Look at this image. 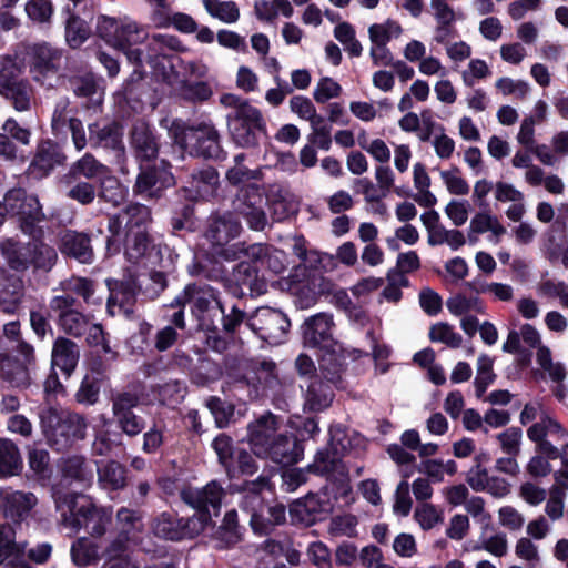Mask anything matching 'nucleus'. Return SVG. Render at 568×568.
I'll use <instances>...</instances> for the list:
<instances>
[{"instance_id": "obj_1", "label": "nucleus", "mask_w": 568, "mask_h": 568, "mask_svg": "<svg viewBox=\"0 0 568 568\" xmlns=\"http://www.w3.org/2000/svg\"><path fill=\"white\" fill-rule=\"evenodd\" d=\"M97 32L109 45L122 51L128 60L141 65L143 62L152 63L154 58L162 54L165 48L179 50L181 42L178 38L166 34H153L148 42L151 52L144 53L142 49H133L149 39L148 30L130 17L112 18L100 16L97 22Z\"/></svg>"}, {"instance_id": "obj_2", "label": "nucleus", "mask_w": 568, "mask_h": 568, "mask_svg": "<svg viewBox=\"0 0 568 568\" xmlns=\"http://www.w3.org/2000/svg\"><path fill=\"white\" fill-rule=\"evenodd\" d=\"M53 498L64 528L73 534L84 528L93 537L105 534L111 516L108 511L97 508L88 496L55 488Z\"/></svg>"}, {"instance_id": "obj_3", "label": "nucleus", "mask_w": 568, "mask_h": 568, "mask_svg": "<svg viewBox=\"0 0 568 568\" xmlns=\"http://www.w3.org/2000/svg\"><path fill=\"white\" fill-rule=\"evenodd\" d=\"M271 489L268 477L258 476L246 481L241 489L239 506L250 516V525L255 532L268 534L275 526L285 521V507L282 504L265 505L261 493Z\"/></svg>"}, {"instance_id": "obj_4", "label": "nucleus", "mask_w": 568, "mask_h": 568, "mask_svg": "<svg viewBox=\"0 0 568 568\" xmlns=\"http://www.w3.org/2000/svg\"><path fill=\"white\" fill-rule=\"evenodd\" d=\"M186 303L192 304V314L202 329L216 328V320L224 313V307L215 288L206 284H189L169 306L180 307Z\"/></svg>"}, {"instance_id": "obj_5", "label": "nucleus", "mask_w": 568, "mask_h": 568, "mask_svg": "<svg viewBox=\"0 0 568 568\" xmlns=\"http://www.w3.org/2000/svg\"><path fill=\"white\" fill-rule=\"evenodd\" d=\"M170 134L174 142L190 154L206 159H217L221 155L220 134L211 123L185 126L180 122H173Z\"/></svg>"}, {"instance_id": "obj_6", "label": "nucleus", "mask_w": 568, "mask_h": 568, "mask_svg": "<svg viewBox=\"0 0 568 568\" xmlns=\"http://www.w3.org/2000/svg\"><path fill=\"white\" fill-rule=\"evenodd\" d=\"M3 209L7 214L19 217L24 234L32 237L40 235L41 230L37 224L44 219V214L37 196L28 195L23 189H12L4 195Z\"/></svg>"}, {"instance_id": "obj_7", "label": "nucleus", "mask_w": 568, "mask_h": 568, "mask_svg": "<svg viewBox=\"0 0 568 568\" xmlns=\"http://www.w3.org/2000/svg\"><path fill=\"white\" fill-rule=\"evenodd\" d=\"M16 352L17 356L0 357V376L12 387L26 388L31 384L36 369L34 349L30 344L20 342Z\"/></svg>"}, {"instance_id": "obj_8", "label": "nucleus", "mask_w": 568, "mask_h": 568, "mask_svg": "<svg viewBox=\"0 0 568 568\" xmlns=\"http://www.w3.org/2000/svg\"><path fill=\"white\" fill-rule=\"evenodd\" d=\"M246 325L263 341L277 345L285 339L291 323L281 311L260 307L247 318Z\"/></svg>"}, {"instance_id": "obj_9", "label": "nucleus", "mask_w": 568, "mask_h": 568, "mask_svg": "<svg viewBox=\"0 0 568 568\" xmlns=\"http://www.w3.org/2000/svg\"><path fill=\"white\" fill-rule=\"evenodd\" d=\"M266 199L255 185L241 189L232 202L233 212L243 217L254 231H263L268 224L265 212Z\"/></svg>"}, {"instance_id": "obj_10", "label": "nucleus", "mask_w": 568, "mask_h": 568, "mask_svg": "<svg viewBox=\"0 0 568 568\" xmlns=\"http://www.w3.org/2000/svg\"><path fill=\"white\" fill-rule=\"evenodd\" d=\"M227 119L231 136L237 145L250 148L256 144V135L264 126L262 114L256 108L243 105L236 113L229 114Z\"/></svg>"}, {"instance_id": "obj_11", "label": "nucleus", "mask_w": 568, "mask_h": 568, "mask_svg": "<svg viewBox=\"0 0 568 568\" xmlns=\"http://www.w3.org/2000/svg\"><path fill=\"white\" fill-rule=\"evenodd\" d=\"M207 525V516L195 515L191 518H176L169 513L161 514L154 521V534L170 540L193 538Z\"/></svg>"}, {"instance_id": "obj_12", "label": "nucleus", "mask_w": 568, "mask_h": 568, "mask_svg": "<svg viewBox=\"0 0 568 568\" xmlns=\"http://www.w3.org/2000/svg\"><path fill=\"white\" fill-rule=\"evenodd\" d=\"M112 414L119 428L129 437H135L145 428V422L138 416L133 408L140 403V397L133 392H119L111 397Z\"/></svg>"}, {"instance_id": "obj_13", "label": "nucleus", "mask_w": 568, "mask_h": 568, "mask_svg": "<svg viewBox=\"0 0 568 568\" xmlns=\"http://www.w3.org/2000/svg\"><path fill=\"white\" fill-rule=\"evenodd\" d=\"M224 495V489L215 480L210 481L202 488L186 486L180 493L181 499L196 509L197 515L207 516V523L210 521L211 509L214 515H217Z\"/></svg>"}, {"instance_id": "obj_14", "label": "nucleus", "mask_w": 568, "mask_h": 568, "mask_svg": "<svg viewBox=\"0 0 568 568\" xmlns=\"http://www.w3.org/2000/svg\"><path fill=\"white\" fill-rule=\"evenodd\" d=\"M527 436L530 440L538 444V452L547 458L556 459L558 457V447L547 439L548 436L564 440L568 437V430L556 418L544 415L538 423H535L527 429Z\"/></svg>"}, {"instance_id": "obj_15", "label": "nucleus", "mask_w": 568, "mask_h": 568, "mask_svg": "<svg viewBox=\"0 0 568 568\" xmlns=\"http://www.w3.org/2000/svg\"><path fill=\"white\" fill-rule=\"evenodd\" d=\"M221 254L226 261H235L241 257H247L250 261L265 260L267 267L276 274L283 272L285 268L283 263L284 253L282 251L271 250L263 244L256 243L245 246L244 243H237L224 248Z\"/></svg>"}, {"instance_id": "obj_16", "label": "nucleus", "mask_w": 568, "mask_h": 568, "mask_svg": "<svg viewBox=\"0 0 568 568\" xmlns=\"http://www.w3.org/2000/svg\"><path fill=\"white\" fill-rule=\"evenodd\" d=\"M278 420L272 413H265L248 423L246 440L251 446L252 452L262 457L266 454L268 446L278 435Z\"/></svg>"}, {"instance_id": "obj_17", "label": "nucleus", "mask_w": 568, "mask_h": 568, "mask_svg": "<svg viewBox=\"0 0 568 568\" xmlns=\"http://www.w3.org/2000/svg\"><path fill=\"white\" fill-rule=\"evenodd\" d=\"M241 231L242 225L240 221L231 212H226L211 217L206 237L214 246L219 247L216 254L223 257L221 252L230 247L227 244L237 237Z\"/></svg>"}, {"instance_id": "obj_18", "label": "nucleus", "mask_w": 568, "mask_h": 568, "mask_svg": "<svg viewBox=\"0 0 568 568\" xmlns=\"http://www.w3.org/2000/svg\"><path fill=\"white\" fill-rule=\"evenodd\" d=\"M38 504V498L29 491L14 490L11 487L0 488V510L7 518L23 520Z\"/></svg>"}, {"instance_id": "obj_19", "label": "nucleus", "mask_w": 568, "mask_h": 568, "mask_svg": "<svg viewBox=\"0 0 568 568\" xmlns=\"http://www.w3.org/2000/svg\"><path fill=\"white\" fill-rule=\"evenodd\" d=\"M61 52L49 43H37L30 49V71L36 81L42 82L59 70Z\"/></svg>"}, {"instance_id": "obj_20", "label": "nucleus", "mask_w": 568, "mask_h": 568, "mask_svg": "<svg viewBox=\"0 0 568 568\" xmlns=\"http://www.w3.org/2000/svg\"><path fill=\"white\" fill-rule=\"evenodd\" d=\"M333 316L326 313L316 314L305 321L303 325V339L311 347H332L333 343Z\"/></svg>"}, {"instance_id": "obj_21", "label": "nucleus", "mask_w": 568, "mask_h": 568, "mask_svg": "<svg viewBox=\"0 0 568 568\" xmlns=\"http://www.w3.org/2000/svg\"><path fill=\"white\" fill-rule=\"evenodd\" d=\"M361 355L362 352L358 349L348 352L342 345L334 343L332 347L325 348L320 358L321 373L327 382L338 384L342 382V375L345 371L346 357L358 358Z\"/></svg>"}, {"instance_id": "obj_22", "label": "nucleus", "mask_w": 568, "mask_h": 568, "mask_svg": "<svg viewBox=\"0 0 568 568\" xmlns=\"http://www.w3.org/2000/svg\"><path fill=\"white\" fill-rule=\"evenodd\" d=\"M174 183L173 175L166 170H158L155 168L142 170L138 176L133 191L146 199H158L161 196L165 187Z\"/></svg>"}, {"instance_id": "obj_23", "label": "nucleus", "mask_w": 568, "mask_h": 568, "mask_svg": "<svg viewBox=\"0 0 568 568\" xmlns=\"http://www.w3.org/2000/svg\"><path fill=\"white\" fill-rule=\"evenodd\" d=\"M303 456V447L297 439L285 433H278L275 439L268 446L266 454L261 458H268L276 464L292 465L297 463Z\"/></svg>"}, {"instance_id": "obj_24", "label": "nucleus", "mask_w": 568, "mask_h": 568, "mask_svg": "<svg viewBox=\"0 0 568 568\" xmlns=\"http://www.w3.org/2000/svg\"><path fill=\"white\" fill-rule=\"evenodd\" d=\"M131 145L135 155L141 161H150L156 158L159 144L150 125L143 120L134 122L131 130Z\"/></svg>"}, {"instance_id": "obj_25", "label": "nucleus", "mask_w": 568, "mask_h": 568, "mask_svg": "<svg viewBox=\"0 0 568 568\" xmlns=\"http://www.w3.org/2000/svg\"><path fill=\"white\" fill-rule=\"evenodd\" d=\"M18 69L0 78V94L12 102L17 111H26L30 106L31 89L27 82L17 79Z\"/></svg>"}, {"instance_id": "obj_26", "label": "nucleus", "mask_w": 568, "mask_h": 568, "mask_svg": "<svg viewBox=\"0 0 568 568\" xmlns=\"http://www.w3.org/2000/svg\"><path fill=\"white\" fill-rule=\"evenodd\" d=\"M219 186V173L209 166L191 175L189 185L185 187L191 200L209 199L215 195Z\"/></svg>"}, {"instance_id": "obj_27", "label": "nucleus", "mask_w": 568, "mask_h": 568, "mask_svg": "<svg viewBox=\"0 0 568 568\" xmlns=\"http://www.w3.org/2000/svg\"><path fill=\"white\" fill-rule=\"evenodd\" d=\"M308 470L334 480L343 481L347 477L345 464L336 452L331 450L318 452L314 462L308 466Z\"/></svg>"}, {"instance_id": "obj_28", "label": "nucleus", "mask_w": 568, "mask_h": 568, "mask_svg": "<svg viewBox=\"0 0 568 568\" xmlns=\"http://www.w3.org/2000/svg\"><path fill=\"white\" fill-rule=\"evenodd\" d=\"M80 349L74 342L64 337L55 339L51 354L53 367L60 368L67 376H70L78 365Z\"/></svg>"}, {"instance_id": "obj_29", "label": "nucleus", "mask_w": 568, "mask_h": 568, "mask_svg": "<svg viewBox=\"0 0 568 568\" xmlns=\"http://www.w3.org/2000/svg\"><path fill=\"white\" fill-rule=\"evenodd\" d=\"M59 247L63 254L72 256L81 263L92 261L93 252L87 234L65 231L61 234Z\"/></svg>"}, {"instance_id": "obj_30", "label": "nucleus", "mask_w": 568, "mask_h": 568, "mask_svg": "<svg viewBox=\"0 0 568 568\" xmlns=\"http://www.w3.org/2000/svg\"><path fill=\"white\" fill-rule=\"evenodd\" d=\"M31 242L23 244L13 239L1 243V252L12 270L24 271L32 265Z\"/></svg>"}, {"instance_id": "obj_31", "label": "nucleus", "mask_w": 568, "mask_h": 568, "mask_svg": "<svg viewBox=\"0 0 568 568\" xmlns=\"http://www.w3.org/2000/svg\"><path fill=\"white\" fill-rule=\"evenodd\" d=\"M98 483L110 491L121 490L126 486V468L115 460L97 466Z\"/></svg>"}, {"instance_id": "obj_32", "label": "nucleus", "mask_w": 568, "mask_h": 568, "mask_svg": "<svg viewBox=\"0 0 568 568\" xmlns=\"http://www.w3.org/2000/svg\"><path fill=\"white\" fill-rule=\"evenodd\" d=\"M333 400L331 387L318 377H313L305 390L304 409L321 412L326 409Z\"/></svg>"}, {"instance_id": "obj_33", "label": "nucleus", "mask_w": 568, "mask_h": 568, "mask_svg": "<svg viewBox=\"0 0 568 568\" xmlns=\"http://www.w3.org/2000/svg\"><path fill=\"white\" fill-rule=\"evenodd\" d=\"M26 554V544L16 541V531L9 524L0 525V562L21 560Z\"/></svg>"}, {"instance_id": "obj_34", "label": "nucleus", "mask_w": 568, "mask_h": 568, "mask_svg": "<svg viewBox=\"0 0 568 568\" xmlns=\"http://www.w3.org/2000/svg\"><path fill=\"white\" fill-rule=\"evenodd\" d=\"M58 163V153L54 145L44 141L38 145L37 154L29 166V173L37 179L43 178Z\"/></svg>"}, {"instance_id": "obj_35", "label": "nucleus", "mask_w": 568, "mask_h": 568, "mask_svg": "<svg viewBox=\"0 0 568 568\" xmlns=\"http://www.w3.org/2000/svg\"><path fill=\"white\" fill-rule=\"evenodd\" d=\"M116 521L120 527L118 537H123L124 545L135 540L143 529L142 516L138 510L122 507L116 513Z\"/></svg>"}, {"instance_id": "obj_36", "label": "nucleus", "mask_w": 568, "mask_h": 568, "mask_svg": "<svg viewBox=\"0 0 568 568\" xmlns=\"http://www.w3.org/2000/svg\"><path fill=\"white\" fill-rule=\"evenodd\" d=\"M61 470L65 478L77 480L82 484H90L93 479V465L82 456H71L61 464Z\"/></svg>"}, {"instance_id": "obj_37", "label": "nucleus", "mask_w": 568, "mask_h": 568, "mask_svg": "<svg viewBox=\"0 0 568 568\" xmlns=\"http://www.w3.org/2000/svg\"><path fill=\"white\" fill-rule=\"evenodd\" d=\"M207 14L226 24L236 23L240 19V8L232 0H202Z\"/></svg>"}, {"instance_id": "obj_38", "label": "nucleus", "mask_w": 568, "mask_h": 568, "mask_svg": "<svg viewBox=\"0 0 568 568\" xmlns=\"http://www.w3.org/2000/svg\"><path fill=\"white\" fill-rule=\"evenodd\" d=\"M89 141L93 148L116 149L121 143V132L115 123H109L103 126L94 123L89 126Z\"/></svg>"}, {"instance_id": "obj_39", "label": "nucleus", "mask_w": 568, "mask_h": 568, "mask_svg": "<svg viewBox=\"0 0 568 568\" xmlns=\"http://www.w3.org/2000/svg\"><path fill=\"white\" fill-rule=\"evenodd\" d=\"M468 286L476 294H487L495 301L508 303L514 300V287L506 283L487 282L477 277Z\"/></svg>"}, {"instance_id": "obj_40", "label": "nucleus", "mask_w": 568, "mask_h": 568, "mask_svg": "<svg viewBox=\"0 0 568 568\" xmlns=\"http://www.w3.org/2000/svg\"><path fill=\"white\" fill-rule=\"evenodd\" d=\"M126 550L123 537L113 539L105 549V561L102 568H138Z\"/></svg>"}, {"instance_id": "obj_41", "label": "nucleus", "mask_w": 568, "mask_h": 568, "mask_svg": "<svg viewBox=\"0 0 568 568\" xmlns=\"http://www.w3.org/2000/svg\"><path fill=\"white\" fill-rule=\"evenodd\" d=\"M22 468V460L18 447L10 440H0V476L17 475Z\"/></svg>"}, {"instance_id": "obj_42", "label": "nucleus", "mask_w": 568, "mask_h": 568, "mask_svg": "<svg viewBox=\"0 0 568 568\" xmlns=\"http://www.w3.org/2000/svg\"><path fill=\"white\" fill-rule=\"evenodd\" d=\"M71 558L79 567L94 564L100 558V547L85 537L79 538L71 546Z\"/></svg>"}, {"instance_id": "obj_43", "label": "nucleus", "mask_w": 568, "mask_h": 568, "mask_svg": "<svg viewBox=\"0 0 568 568\" xmlns=\"http://www.w3.org/2000/svg\"><path fill=\"white\" fill-rule=\"evenodd\" d=\"M135 301V292L130 284L121 283L112 290L108 301V310L112 315L124 313L129 314Z\"/></svg>"}, {"instance_id": "obj_44", "label": "nucleus", "mask_w": 568, "mask_h": 568, "mask_svg": "<svg viewBox=\"0 0 568 568\" xmlns=\"http://www.w3.org/2000/svg\"><path fill=\"white\" fill-rule=\"evenodd\" d=\"M402 26L393 19H387L381 23H373L368 28V38L372 44L387 45L392 39H397L402 36Z\"/></svg>"}, {"instance_id": "obj_45", "label": "nucleus", "mask_w": 568, "mask_h": 568, "mask_svg": "<svg viewBox=\"0 0 568 568\" xmlns=\"http://www.w3.org/2000/svg\"><path fill=\"white\" fill-rule=\"evenodd\" d=\"M87 423L82 416L74 413H65L58 430V439H82L85 435Z\"/></svg>"}, {"instance_id": "obj_46", "label": "nucleus", "mask_w": 568, "mask_h": 568, "mask_svg": "<svg viewBox=\"0 0 568 568\" xmlns=\"http://www.w3.org/2000/svg\"><path fill=\"white\" fill-rule=\"evenodd\" d=\"M150 246L146 230H128L125 239V255L130 261L143 257Z\"/></svg>"}, {"instance_id": "obj_47", "label": "nucleus", "mask_w": 568, "mask_h": 568, "mask_svg": "<svg viewBox=\"0 0 568 568\" xmlns=\"http://www.w3.org/2000/svg\"><path fill=\"white\" fill-rule=\"evenodd\" d=\"M244 160L245 155L243 153L235 155L234 165L226 172V180L233 185L262 179L261 170L248 169L244 165Z\"/></svg>"}, {"instance_id": "obj_48", "label": "nucleus", "mask_w": 568, "mask_h": 568, "mask_svg": "<svg viewBox=\"0 0 568 568\" xmlns=\"http://www.w3.org/2000/svg\"><path fill=\"white\" fill-rule=\"evenodd\" d=\"M104 171L105 166L99 163L92 154L87 153L71 165L67 178L75 179L77 176H84L92 179Z\"/></svg>"}, {"instance_id": "obj_49", "label": "nucleus", "mask_w": 568, "mask_h": 568, "mask_svg": "<svg viewBox=\"0 0 568 568\" xmlns=\"http://www.w3.org/2000/svg\"><path fill=\"white\" fill-rule=\"evenodd\" d=\"M233 274L240 285L248 287L252 292H261L265 286L257 276L256 267L247 261L239 263Z\"/></svg>"}, {"instance_id": "obj_50", "label": "nucleus", "mask_w": 568, "mask_h": 568, "mask_svg": "<svg viewBox=\"0 0 568 568\" xmlns=\"http://www.w3.org/2000/svg\"><path fill=\"white\" fill-rule=\"evenodd\" d=\"M447 308L454 315H463L468 312L484 313L485 307L483 302L477 296H465L457 294L447 300Z\"/></svg>"}, {"instance_id": "obj_51", "label": "nucleus", "mask_w": 568, "mask_h": 568, "mask_svg": "<svg viewBox=\"0 0 568 568\" xmlns=\"http://www.w3.org/2000/svg\"><path fill=\"white\" fill-rule=\"evenodd\" d=\"M414 518L423 530H430L444 520L443 511L430 503H422L414 511Z\"/></svg>"}, {"instance_id": "obj_52", "label": "nucleus", "mask_w": 568, "mask_h": 568, "mask_svg": "<svg viewBox=\"0 0 568 568\" xmlns=\"http://www.w3.org/2000/svg\"><path fill=\"white\" fill-rule=\"evenodd\" d=\"M310 125L312 129V132L308 135L310 144L328 151L332 145L331 125L326 123L323 116L315 118V121H312Z\"/></svg>"}, {"instance_id": "obj_53", "label": "nucleus", "mask_w": 568, "mask_h": 568, "mask_svg": "<svg viewBox=\"0 0 568 568\" xmlns=\"http://www.w3.org/2000/svg\"><path fill=\"white\" fill-rule=\"evenodd\" d=\"M493 359L487 355H480L477 362V375L475 378L476 396L481 397L487 387L493 383Z\"/></svg>"}, {"instance_id": "obj_54", "label": "nucleus", "mask_w": 568, "mask_h": 568, "mask_svg": "<svg viewBox=\"0 0 568 568\" xmlns=\"http://www.w3.org/2000/svg\"><path fill=\"white\" fill-rule=\"evenodd\" d=\"M429 338L432 342L443 343L452 348L459 347L463 342V337L447 323L433 325L429 329Z\"/></svg>"}, {"instance_id": "obj_55", "label": "nucleus", "mask_w": 568, "mask_h": 568, "mask_svg": "<svg viewBox=\"0 0 568 568\" xmlns=\"http://www.w3.org/2000/svg\"><path fill=\"white\" fill-rule=\"evenodd\" d=\"M566 491L559 486H552L549 490V497L545 505V515L547 519L557 521L564 517Z\"/></svg>"}, {"instance_id": "obj_56", "label": "nucleus", "mask_w": 568, "mask_h": 568, "mask_svg": "<svg viewBox=\"0 0 568 568\" xmlns=\"http://www.w3.org/2000/svg\"><path fill=\"white\" fill-rule=\"evenodd\" d=\"M125 189L114 176H106L101 181L99 196L113 206L120 205L125 199Z\"/></svg>"}, {"instance_id": "obj_57", "label": "nucleus", "mask_w": 568, "mask_h": 568, "mask_svg": "<svg viewBox=\"0 0 568 568\" xmlns=\"http://www.w3.org/2000/svg\"><path fill=\"white\" fill-rule=\"evenodd\" d=\"M37 239V237H33ZM32 248V265L37 268H43V270H50L55 260H57V253L55 250L42 242H39L37 240L31 242Z\"/></svg>"}, {"instance_id": "obj_58", "label": "nucleus", "mask_w": 568, "mask_h": 568, "mask_svg": "<svg viewBox=\"0 0 568 568\" xmlns=\"http://www.w3.org/2000/svg\"><path fill=\"white\" fill-rule=\"evenodd\" d=\"M357 519L353 515L335 516L328 524V534L333 537H355Z\"/></svg>"}, {"instance_id": "obj_59", "label": "nucleus", "mask_w": 568, "mask_h": 568, "mask_svg": "<svg viewBox=\"0 0 568 568\" xmlns=\"http://www.w3.org/2000/svg\"><path fill=\"white\" fill-rule=\"evenodd\" d=\"M495 87L503 95H513L519 100L526 99L530 92V85L528 82L524 80H515L508 77L497 79Z\"/></svg>"}, {"instance_id": "obj_60", "label": "nucleus", "mask_w": 568, "mask_h": 568, "mask_svg": "<svg viewBox=\"0 0 568 568\" xmlns=\"http://www.w3.org/2000/svg\"><path fill=\"white\" fill-rule=\"evenodd\" d=\"M67 412H59L53 407H45L40 412V422L43 432L49 438L59 443L58 430Z\"/></svg>"}, {"instance_id": "obj_61", "label": "nucleus", "mask_w": 568, "mask_h": 568, "mask_svg": "<svg viewBox=\"0 0 568 568\" xmlns=\"http://www.w3.org/2000/svg\"><path fill=\"white\" fill-rule=\"evenodd\" d=\"M491 74L489 65L483 59H471L466 69L462 71V80L466 87H473L476 81L488 78Z\"/></svg>"}, {"instance_id": "obj_62", "label": "nucleus", "mask_w": 568, "mask_h": 568, "mask_svg": "<svg viewBox=\"0 0 568 568\" xmlns=\"http://www.w3.org/2000/svg\"><path fill=\"white\" fill-rule=\"evenodd\" d=\"M59 325L65 333L81 336L87 331L89 322L83 314L73 311L60 315Z\"/></svg>"}, {"instance_id": "obj_63", "label": "nucleus", "mask_w": 568, "mask_h": 568, "mask_svg": "<svg viewBox=\"0 0 568 568\" xmlns=\"http://www.w3.org/2000/svg\"><path fill=\"white\" fill-rule=\"evenodd\" d=\"M100 383L99 379L87 375L79 389L75 393V399L83 405H94L99 400Z\"/></svg>"}, {"instance_id": "obj_64", "label": "nucleus", "mask_w": 568, "mask_h": 568, "mask_svg": "<svg viewBox=\"0 0 568 568\" xmlns=\"http://www.w3.org/2000/svg\"><path fill=\"white\" fill-rule=\"evenodd\" d=\"M497 440L506 455L517 456L520 452L523 432L518 427H509L497 435Z\"/></svg>"}]
</instances>
